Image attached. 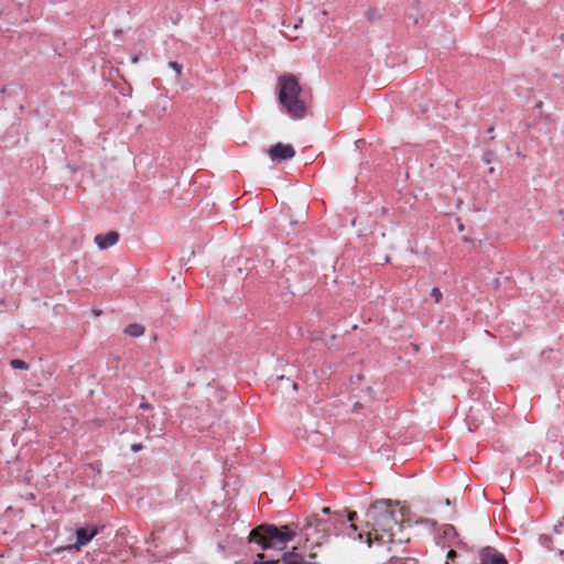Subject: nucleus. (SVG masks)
Segmentation results:
<instances>
[{"label": "nucleus", "mask_w": 564, "mask_h": 564, "mask_svg": "<svg viewBox=\"0 0 564 564\" xmlns=\"http://www.w3.org/2000/svg\"><path fill=\"white\" fill-rule=\"evenodd\" d=\"M98 534V529L94 528L91 530L87 528H78L76 530V543L73 545H69L68 549H75L80 550L82 546L88 544L91 539Z\"/></svg>", "instance_id": "423d86ee"}, {"label": "nucleus", "mask_w": 564, "mask_h": 564, "mask_svg": "<svg viewBox=\"0 0 564 564\" xmlns=\"http://www.w3.org/2000/svg\"><path fill=\"white\" fill-rule=\"evenodd\" d=\"M367 516L373 521L376 528L393 535L392 529L398 524V518L391 500L376 501L368 509Z\"/></svg>", "instance_id": "7ed1b4c3"}, {"label": "nucleus", "mask_w": 564, "mask_h": 564, "mask_svg": "<svg viewBox=\"0 0 564 564\" xmlns=\"http://www.w3.org/2000/svg\"><path fill=\"white\" fill-rule=\"evenodd\" d=\"M132 62H133V63H137V62H138V57H137V56H135V57H133V58H132Z\"/></svg>", "instance_id": "cd10ccee"}, {"label": "nucleus", "mask_w": 564, "mask_h": 564, "mask_svg": "<svg viewBox=\"0 0 564 564\" xmlns=\"http://www.w3.org/2000/svg\"><path fill=\"white\" fill-rule=\"evenodd\" d=\"M140 406L143 408V409H149L150 408V405L148 403H141Z\"/></svg>", "instance_id": "4be33fe9"}, {"label": "nucleus", "mask_w": 564, "mask_h": 564, "mask_svg": "<svg viewBox=\"0 0 564 564\" xmlns=\"http://www.w3.org/2000/svg\"><path fill=\"white\" fill-rule=\"evenodd\" d=\"M94 241L100 250H105L115 246L119 241V234L113 230L106 234H99L95 236Z\"/></svg>", "instance_id": "0eeeda50"}, {"label": "nucleus", "mask_w": 564, "mask_h": 564, "mask_svg": "<svg viewBox=\"0 0 564 564\" xmlns=\"http://www.w3.org/2000/svg\"><path fill=\"white\" fill-rule=\"evenodd\" d=\"M480 564H508L506 556L492 546H485L479 552Z\"/></svg>", "instance_id": "39448f33"}, {"label": "nucleus", "mask_w": 564, "mask_h": 564, "mask_svg": "<svg viewBox=\"0 0 564 564\" xmlns=\"http://www.w3.org/2000/svg\"><path fill=\"white\" fill-rule=\"evenodd\" d=\"M296 547H293L292 551L284 552L282 555L283 564H303V556L295 552Z\"/></svg>", "instance_id": "6e6552de"}, {"label": "nucleus", "mask_w": 564, "mask_h": 564, "mask_svg": "<svg viewBox=\"0 0 564 564\" xmlns=\"http://www.w3.org/2000/svg\"><path fill=\"white\" fill-rule=\"evenodd\" d=\"M350 528H351L352 530H355V531L357 530V527H356V524H354V523H351V524H350Z\"/></svg>", "instance_id": "393cba45"}, {"label": "nucleus", "mask_w": 564, "mask_h": 564, "mask_svg": "<svg viewBox=\"0 0 564 564\" xmlns=\"http://www.w3.org/2000/svg\"><path fill=\"white\" fill-rule=\"evenodd\" d=\"M455 555V551L451 550L447 554L448 557H453Z\"/></svg>", "instance_id": "5701e85b"}, {"label": "nucleus", "mask_w": 564, "mask_h": 564, "mask_svg": "<svg viewBox=\"0 0 564 564\" xmlns=\"http://www.w3.org/2000/svg\"><path fill=\"white\" fill-rule=\"evenodd\" d=\"M278 380L280 382H284V386H290V383H291V379L290 378H285L284 376L278 377Z\"/></svg>", "instance_id": "f3484780"}, {"label": "nucleus", "mask_w": 564, "mask_h": 564, "mask_svg": "<svg viewBox=\"0 0 564 564\" xmlns=\"http://www.w3.org/2000/svg\"><path fill=\"white\" fill-rule=\"evenodd\" d=\"M357 519V513L355 511H349L347 513V521L349 522H354L355 520Z\"/></svg>", "instance_id": "2eb2a0df"}, {"label": "nucleus", "mask_w": 564, "mask_h": 564, "mask_svg": "<svg viewBox=\"0 0 564 564\" xmlns=\"http://www.w3.org/2000/svg\"><path fill=\"white\" fill-rule=\"evenodd\" d=\"M361 408H362V404L359 401L355 402V404H354V409L355 410H358V409H361Z\"/></svg>", "instance_id": "6ab92c4d"}, {"label": "nucleus", "mask_w": 564, "mask_h": 564, "mask_svg": "<svg viewBox=\"0 0 564 564\" xmlns=\"http://www.w3.org/2000/svg\"><path fill=\"white\" fill-rule=\"evenodd\" d=\"M300 23H302V19H300V21L294 24V29H297Z\"/></svg>", "instance_id": "b1692460"}, {"label": "nucleus", "mask_w": 564, "mask_h": 564, "mask_svg": "<svg viewBox=\"0 0 564 564\" xmlns=\"http://www.w3.org/2000/svg\"><path fill=\"white\" fill-rule=\"evenodd\" d=\"M257 557L258 560L254 561L252 564H280L278 560L261 561L264 557L263 553H258Z\"/></svg>", "instance_id": "f8f14e48"}, {"label": "nucleus", "mask_w": 564, "mask_h": 564, "mask_svg": "<svg viewBox=\"0 0 564 564\" xmlns=\"http://www.w3.org/2000/svg\"><path fill=\"white\" fill-rule=\"evenodd\" d=\"M322 512H323V513H325V514H328V513L330 512V509H329V508H327V507H324V508L322 509Z\"/></svg>", "instance_id": "412c9836"}, {"label": "nucleus", "mask_w": 564, "mask_h": 564, "mask_svg": "<svg viewBox=\"0 0 564 564\" xmlns=\"http://www.w3.org/2000/svg\"><path fill=\"white\" fill-rule=\"evenodd\" d=\"M124 333L131 337H140L144 334V327L141 324H129L124 328Z\"/></svg>", "instance_id": "1a4fd4ad"}, {"label": "nucleus", "mask_w": 564, "mask_h": 564, "mask_svg": "<svg viewBox=\"0 0 564 564\" xmlns=\"http://www.w3.org/2000/svg\"><path fill=\"white\" fill-rule=\"evenodd\" d=\"M95 315H100L101 312L100 311H94Z\"/></svg>", "instance_id": "bb28decb"}, {"label": "nucleus", "mask_w": 564, "mask_h": 564, "mask_svg": "<svg viewBox=\"0 0 564 564\" xmlns=\"http://www.w3.org/2000/svg\"><path fill=\"white\" fill-rule=\"evenodd\" d=\"M296 536L295 529L291 524L278 527L263 523L250 531L249 542L257 543L262 550L285 547L286 543Z\"/></svg>", "instance_id": "f03ea898"}, {"label": "nucleus", "mask_w": 564, "mask_h": 564, "mask_svg": "<svg viewBox=\"0 0 564 564\" xmlns=\"http://www.w3.org/2000/svg\"><path fill=\"white\" fill-rule=\"evenodd\" d=\"M290 386L292 387V390H297V383L296 382H292L290 383Z\"/></svg>", "instance_id": "aec40b11"}, {"label": "nucleus", "mask_w": 564, "mask_h": 564, "mask_svg": "<svg viewBox=\"0 0 564 564\" xmlns=\"http://www.w3.org/2000/svg\"><path fill=\"white\" fill-rule=\"evenodd\" d=\"M142 448H143V445H142V444H140V443H137V444H132V445H131V451H132V452H134V453L140 452Z\"/></svg>", "instance_id": "dca6fc26"}, {"label": "nucleus", "mask_w": 564, "mask_h": 564, "mask_svg": "<svg viewBox=\"0 0 564 564\" xmlns=\"http://www.w3.org/2000/svg\"><path fill=\"white\" fill-rule=\"evenodd\" d=\"M431 296L434 299L435 303H438L442 300V292L438 288H433L431 291Z\"/></svg>", "instance_id": "4468645a"}, {"label": "nucleus", "mask_w": 564, "mask_h": 564, "mask_svg": "<svg viewBox=\"0 0 564 564\" xmlns=\"http://www.w3.org/2000/svg\"><path fill=\"white\" fill-rule=\"evenodd\" d=\"M279 101L286 113L293 119H302L306 113L303 90L297 78L292 75L279 77Z\"/></svg>", "instance_id": "f257e3e1"}, {"label": "nucleus", "mask_w": 564, "mask_h": 564, "mask_svg": "<svg viewBox=\"0 0 564 564\" xmlns=\"http://www.w3.org/2000/svg\"><path fill=\"white\" fill-rule=\"evenodd\" d=\"M371 392H372V389L371 388H367V393L371 394Z\"/></svg>", "instance_id": "a878e982"}, {"label": "nucleus", "mask_w": 564, "mask_h": 564, "mask_svg": "<svg viewBox=\"0 0 564 564\" xmlns=\"http://www.w3.org/2000/svg\"><path fill=\"white\" fill-rule=\"evenodd\" d=\"M366 18L368 21L373 22V21L380 19V13L377 9H369L366 12Z\"/></svg>", "instance_id": "9b49d317"}, {"label": "nucleus", "mask_w": 564, "mask_h": 564, "mask_svg": "<svg viewBox=\"0 0 564 564\" xmlns=\"http://www.w3.org/2000/svg\"><path fill=\"white\" fill-rule=\"evenodd\" d=\"M444 533H445L446 535L452 534V533H454V534H455V533H456V532H455V528H454L453 525H447V527H446V529H445V531H444Z\"/></svg>", "instance_id": "a211bd4d"}, {"label": "nucleus", "mask_w": 564, "mask_h": 564, "mask_svg": "<svg viewBox=\"0 0 564 564\" xmlns=\"http://www.w3.org/2000/svg\"><path fill=\"white\" fill-rule=\"evenodd\" d=\"M10 365L13 369H19V370H26L29 369V365L22 360V359H12L10 361Z\"/></svg>", "instance_id": "9d476101"}, {"label": "nucleus", "mask_w": 564, "mask_h": 564, "mask_svg": "<svg viewBox=\"0 0 564 564\" xmlns=\"http://www.w3.org/2000/svg\"><path fill=\"white\" fill-rule=\"evenodd\" d=\"M169 66L176 73L177 78L182 75V65L177 62L171 61L169 62Z\"/></svg>", "instance_id": "ddd939ff"}, {"label": "nucleus", "mask_w": 564, "mask_h": 564, "mask_svg": "<svg viewBox=\"0 0 564 564\" xmlns=\"http://www.w3.org/2000/svg\"><path fill=\"white\" fill-rule=\"evenodd\" d=\"M268 154L272 162H282L293 159L295 150L291 144L278 142L268 150Z\"/></svg>", "instance_id": "20e7f679"}, {"label": "nucleus", "mask_w": 564, "mask_h": 564, "mask_svg": "<svg viewBox=\"0 0 564 564\" xmlns=\"http://www.w3.org/2000/svg\"><path fill=\"white\" fill-rule=\"evenodd\" d=\"M492 131H494L492 127L488 129V133H492Z\"/></svg>", "instance_id": "c85d7f7f"}]
</instances>
